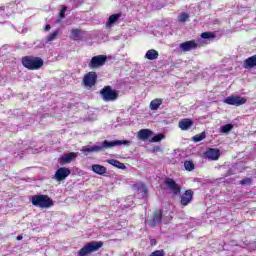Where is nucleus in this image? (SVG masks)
I'll return each instance as SVG.
<instances>
[{"instance_id":"nucleus-1","label":"nucleus","mask_w":256,"mask_h":256,"mask_svg":"<svg viewBox=\"0 0 256 256\" xmlns=\"http://www.w3.org/2000/svg\"><path fill=\"white\" fill-rule=\"evenodd\" d=\"M119 145H131V141L129 140H114L108 141L105 140L100 144H96L94 146H85L82 148V153H99V151H103V149H113V147H117Z\"/></svg>"},{"instance_id":"nucleus-2","label":"nucleus","mask_w":256,"mask_h":256,"mask_svg":"<svg viewBox=\"0 0 256 256\" xmlns=\"http://www.w3.org/2000/svg\"><path fill=\"white\" fill-rule=\"evenodd\" d=\"M34 207H40V209H49L53 207V200L47 195H34L30 199Z\"/></svg>"},{"instance_id":"nucleus-3","label":"nucleus","mask_w":256,"mask_h":256,"mask_svg":"<svg viewBox=\"0 0 256 256\" xmlns=\"http://www.w3.org/2000/svg\"><path fill=\"white\" fill-rule=\"evenodd\" d=\"M43 63V59H41L40 57L26 56L22 58V65L30 71L41 69Z\"/></svg>"},{"instance_id":"nucleus-4","label":"nucleus","mask_w":256,"mask_h":256,"mask_svg":"<svg viewBox=\"0 0 256 256\" xmlns=\"http://www.w3.org/2000/svg\"><path fill=\"white\" fill-rule=\"evenodd\" d=\"M100 95L106 103H109L111 101H117L119 99V91L113 90L111 86H105L101 91Z\"/></svg>"},{"instance_id":"nucleus-5","label":"nucleus","mask_w":256,"mask_h":256,"mask_svg":"<svg viewBox=\"0 0 256 256\" xmlns=\"http://www.w3.org/2000/svg\"><path fill=\"white\" fill-rule=\"evenodd\" d=\"M103 247V242L101 241H92L86 244L80 251L78 252L79 256H87L90 253H95V251H99Z\"/></svg>"},{"instance_id":"nucleus-6","label":"nucleus","mask_w":256,"mask_h":256,"mask_svg":"<svg viewBox=\"0 0 256 256\" xmlns=\"http://www.w3.org/2000/svg\"><path fill=\"white\" fill-rule=\"evenodd\" d=\"M205 44L201 40H189L181 43L179 45V49L187 53L189 51H193L199 47H203Z\"/></svg>"},{"instance_id":"nucleus-7","label":"nucleus","mask_w":256,"mask_h":256,"mask_svg":"<svg viewBox=\"0 0 256 256\" xmlns=\"http://www.w3.org/2000/svg\"><path fill=\"white\" fill-rule=\"evenodd\" d=\"M107 63V56L105 55H97L92 57L90 60L88 67L90 69H99V67H103Z\"/></svg>"},{"instance_id":"nucleus-8","label":"nucleus","mask_w":256,"mask_h":256,"mask_svg":"<svg viewBox=\"0 0 256 256\" xmlns=\"http://www.w3.org/2000/svg\"><path fill=\"white\" fill-rule=\"evenodd\" d=\"M224 103L226 105H234L235 107H239L241 105H245L247 103V99L243 98L241 96H228L225 100Z\"/></svg>"},{"instance_id":"nucleus-9","label":"nucleus","mask_w":256,"mask_h":256,"mask_svg":"<svg viewBox=\"0 0 256 256\" xmlns=\"http://www.w3.org/2000/svg\"><path fill=\"white\" fill-rule=\"evenodd\" d=\"M165 185L168 187L169 191L173 193V195H181V186L176 184L173 179L167 178L165 181Z\"/></svg>"},{"instance_id":"nucleus-10","label":"nucleus","mask_w":256,"mask_h":256,"mask_svg":"<svg viewBox=\"0 0 256 256\" xmlns=\"http://www.w3.org/2000/svg\"><path fill=\"white\" fill-rule=\"evenodd\" d=\"M83 83L85 87H93V85L97 83V73L89 72L88 74H86L83 78Z\"/></svg>"},{"instance_id":"nucleus-11","label":"nucleus","mask_w":256,"mask_h":256,"mask_svg":"<svg viewBox=\"0 0 256 256\" xmlns=\"http://www.w3.org/2000/svg\"><path fill=\"white\" fill-rule=\"evenodd\" d=\"M70 175H71V170H69L68 168L62 167L56 171L54 175V179H56V181H64V179H67V177H69Z\"/></svg>"},{"instance_id":"nucleus-12","label":"nucleus","mask_w":256,"mask_h":256,"mask_svg":"<svg viewBox=\"0 0 256 256\" xmlns=\"http://www.w3.org/2000/svg\"><path fill=\"white\" fill-rule=\"evenodd\" d=\"M121 17H123V13L121 12L110 15L106 22L107 29H111V27H113V25L116 24Z\"/></svg>"},{"instance_id":"nucleus-13","label":"nucleus","mask_w":256,"mask_h":256,"mask_svg":"<svg viewBox=\"0 0 256 256\" xmlns=\"http://www.w3.org/2000/svg\"><path fill=\"white\" fill-rule=\"evenodd\" d=\"M193 201V191L191 190H186L185 193L181 196V205L183 207H187V204Z\"/></svg>"},{"instance_id":"nucleus-14","label":"nucleus","mask_w":256,"mask_h":256,"mask_svg":"<svg viewBox=\"0 0 256 256\" xmlns=\"http://www.w3.org/2000/svg\"><path fill=\"white\" fill-rule=\"evenodd\" d=\"M77 159V153L70 152L68 154H63L60 158V163H71Z\"/></svg>"},{"instance_id":"nucleus-15","label":"nucleus","mask_w":256,"mask_h":256,"mask_svg":"<svg viewBox=\"0 0 256 256\" xmlns=\"http://www.w3.org/2000/svg\"><path fill=\"white\" fill-rule=\"evenodd\" d=\"M219 155L220 154L218 149L210 148L206 151V157L212 161H217V159H219Z\"/></svg>"},{"instance_id":"nucleus-16","label":"nucleus","mask_w":256,"mask_h":256,"mask_svg":"<svg viewBox=\"0 0 256 256\" xmlns=\"http://www.w3.org/2000/svg\"><path fill=\"white\" fill-rule=\"evenodd\" d=\"M152 134L153 132L149 129H141L138 132V139H140L141 141H147V139L151 137Z\"/></svg>"},{"instance_id":"nucleus-17","label":"nucleus","mask_w":256,"mask_h":256,"mask_svg":"<svg viewBox=\"0 0 256 256\" xmlns=\"http://www.w3.org/2000/svg\"><path fill=\"white\" fill-rule=\"evenodd\" d=\"M162 217L163 214L161 213V211L155 212L152 221L148 223L149 227H156L157 223H161Z\"/></svg>"},{"instance_id":"nucleus-18","label":"nucleus","mask_w":256,"mask_h":256,"mask_svg":"<svg viewBox=\"0 0 256 256\" xmlns=\"http://www.w3.org/2000/svg\"><path fill=\"white\" fill-rule=\"evenodd\" d=\"M253 67H256V55H253L244 61V69H253Z\"/></svg>"},{"instance_id":"nucleus-19","label":"nucleus","mask_w":256,"mask_h":256,"mask_svg":"<svg viewBox=\"0 0 256 256\" xmlns=\"http://www.w3.org/2000/svg\"><path fill=\"white\" fill-rule=\"evenodd\" d=\"M179 127L182 131H187V129H191V127H193V122L191 119H183L179 122Z\"/></svg>"},{"instance_id":"nucleus-20","label":"nucleus","mask_w":256,"mask_h":256,"mask_svg":"<svg viewBox=\"0 0 256 256\" xmlns=\"http://www.w3.org/2000/svg\"><path fill=\"white\" fill-rule=\"evenodd\" d=\"M159 52L155 49L148 50L145 54V59H148L149 61H155V59H158Z\"/></svg>"},{"instance_id":"nucleus-21","label":"nucleus","mask_w":256,"mask_h":256,"mask_svg":"<svg viewBox=\"0 0 256 256\" xmlns=\"http://www.w3.org/2000/svg\"><path fill=\"white\" fill-rule=\"evenodd\" d=\"M92 171L97 175H105V173H107V168L99 164H94L92 165Z\"/></svg>"},{"instance_id":"nucleus-22","label":"nucleus","mask_w":256,"mask_h":256,"mask_svg":"<svg viewBox=\"0 0 256 256\" xmlns=\"http://www.w3.org/2000/svg\"><path fill=\"white\" fill-rule=\"evenodd\" d=\"M161 105H163V99L156 98L150 102V109L151 111H157Z\"/></svg>"},{"instance_id":"nucleus-23","label":"nucleus","mask_w":256,"mask_h":256,"mask_svg":"<svg viewBox=\"0 0 256 256\" xmlns=\"http://www.w3.org/2000/svg\"><path fill=\"white\" fill-rule=\"evenodd\" d=\"M106 163H109V165H112V167H116L117 169H126L125 164L116 159H108L106 160Z\"/></svg>"},{"instance_id":"nucleus-24","label":"nucleus","mask_w":256,"mask_h":256,"mask_svg":"<svg viewBox=\"0 0 256 256\" xmlns=\"http://www.w3.org/2000/svg\"><path fill=\"white\" fill-rule=\"evenodd\" d=\"M98 43H105L106 41H109V35L105 33H98L96 34Z\"/></svg>"},{"instance_id":"nucleus-25","label":"nucleus","mask_w":256,"mask_h":256,"mask_svg":"<svg viewBox=\"0 0 256 256\" xmlns=\"http://www.w3.org/2000/svg\"><path fill=\"white\" fill-rule=\"evenodd\" d=\"M135 189H137L139 193H144V195L147 194V186L143 183L136 184Z\"/></svg>"},{"instance_id":"nucleus-26","label":"nucleus","mask_w":256,"mask_h":256,"mask_svg":"<svg viewBox=\"0 0 256 256\" xmlns=\"http://www.w3.org/2000/svg\"><path fill=\"white\" fill-rule=\"evenodd\" d=\"M205 137H207V135L205 134V132H202L200 134L195 135L192 138V141H194V143H199V141H203V139H205Z\"/></svg>"},{"instance_id":"nucleus-27","label":"nucleus","mask_w":256,"mask_h":256,"mask_svg":"<svg viewBox=\"0 0 256 256\" xmlns=\"http://www.w3.org/2000/svg\"><path fill=\"white\" fill-rule=\"evenodd\" d=\"M201 38L210 39L211 41H213L214 39H217V36L214 33H202Z\"/></svg>"},{"instance_id":"nucleus-28","label":"nucleus","mask_w":256,"mask_h":256,"mask_svg":"<svg viewBox=\"0 0 256 256\" xmlns=\"http://www.w3.org/2000/svg\"><path fill=\"white\" fill-rule=\"evenodd\" d=\"M187 19H189V14H187L186 12H183L178 16L179 23H185Z\"/></svg>"},{"instance_id":"nucleus-29","label":"nucleus","mask_w":256,"mask_h":256,"mask_svg":"<svg viewBox=\"0 0 256 256\" xmlns=\"http://www.w3.org/2000/svg\"><path fill=\"white\" fill-rule=\"evenodd\" d=\"M233 129V124H226V125H224V126H222L221 128H220V131L222 132V133H229V131H231Z\"/></svg>"},{"instance_id":"nucleus-30","label":"nucleus","mask_w":256,"mask_h":256,"mask_svg":"<svg viewBox=\"0 0 256 256\" xmlns=\"http://www.w3.org/2000/svg\"><path fill=\"white\" fill-rule=\"evenodd\" d=\"M165 139L163 134H157L156 136L151 138V143H159V141Z\"/></svg>"},{"instance_id":"nucleus-31","label":"nucleus","mask_w":256,"mask_h":256,"mask_svg":"<svg viewBox=\"0 0 256 256\" xmlns=\"http://www.w3.org/2000/svg\"><path fill=\"white\" fill-rule=\"evenodd\" d=\"M184 167H185L186 171H193V169H195V164H193L192 161H186L184 163Z\"/></svg>"},{"instance_id":"nucleus-32","label":"nucleus","mask_w":256,"mask_h":256,"mask_svg":"<svg viewBox=\"0 0 256 256\" xmlns=\"http://www.w3.org/2000/svg\"><path fill=\"white\" fill-rule=\"evenodd\" d=\"M67 11V6H61V10L59 12L60 21L65 19V12Z\"/></svg>"},{"instance_id":"nucleus-33","label":"nucleus","mask_w":256,"mask_h":256,"mask_svg":"<svg viewBox=\"0 0 256 256\" xmlns=\"http://www.w3.org/2000/svg\"><path fill=\"white\" fill-rule=\"evenodd\" d=\"M70 38L73 39V41H81V33H72Z\"/></svg>"},{"instance_id":"nucleus-34","label":"nucleus","mask_w":256,"mask_h":256,"mask_svg":"<svg viewBox=\"0 0 256 256\" xmlns=\"http://www.w3.org/2000/svg\"><path fill=\"white\" fill-rule=\"evenodd\" d=\"M57 39V33H52L46 38V43H51V41H55Z\"/></svg>"},{"instance_id":"nucleus-35","label":"nucleus","mask_w":256,"mask_h":256,"mask_svg":"<svg viewBox=\"0 0 256 256\" xmlns=\"http://www.w3.org/2000/svg\"><path fill=\"white\" fill-rule=\"evenodd\" d=\"M150 256H165L164 250H156L150 254Z\"/></svg>"},{"instance_id":"nucleus-36","label":"nucleus","mask_w":256,"mask_h":256,"mask_svg":"<svg viewBox=\"0 0 256 256\" xmlns=\"http://www.w3.org/2000/svg\"><path fill=\"white\" fill-rule=\"evenodd\" d=\"M240 185H251V178H245L241 180Z\"/></svg>"},{"instance_id":"nucleus-37","label":"nucleus","mask_w":256,"mask_h":256,"mask_svg":"<svg viewBox=\"0 0 256 256\" xmlns=\"http://www.w3.org/2000/svg\"><path fill=\"white\" fill-rule=\"evenodd\" d=\"M71 33H83V31L79 28H76V29H72Z\"/></svg>"},{"instance_id":"nucleus-38","label":"nucleus","mask_w":256,"mask_h":256,"mask_svg":"<svg viewBox=\"0 0 256 256\" xmlns=\"http://www.w3.org/2000/svg\"><path fill=\"white\" fill-rule=\"evenodd\" d=\"M44 31H51V25L46 24L44 27Z\"/></svg>"},{"instance_id":"nucleus-39","label":"nucleus","mask_w":256,"mask_h":256,"mask_svg":"<svg viewBox=\"0 0 256 256\" xmlns=\"http://www.w3.org/2000/svg\"><path fill=\"white\" fill-rule=\"evenodd\" d=\"M23 239L22 235L17 236V241H21Z\"/></svg>"}]
</instances>
